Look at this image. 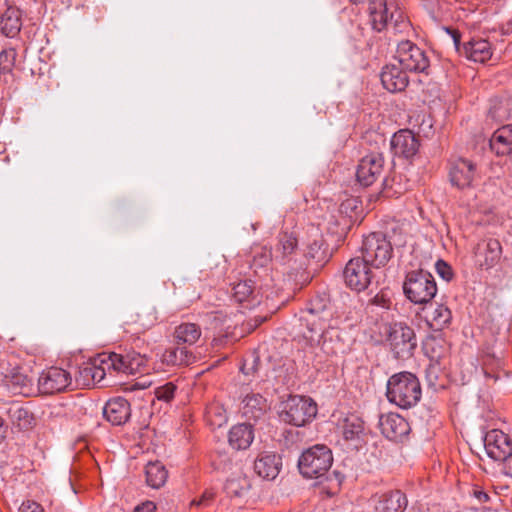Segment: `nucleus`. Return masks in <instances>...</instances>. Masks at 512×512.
Instances as JSON below:
<instances>
[{
    "instance_id": "1",
    "label": "nucleus",
    "mask_w": 512,
    "mask_h": 512,
    "mask_svg": "<svg viewBox=\"0 0 512 512\" xmlns=\"http://www.w3.org/2000/svg\"><path fill=\"white\" fill-rule=\"evenodd\" d=\"M387 399L402 409L415 406L421 399L422 389L417 376L408 371L395 373L387 382Z\"/></svg>"
},
{
    "instance_id": "2",
    "label": "nucleus",
    "mask_w": 512,
    "mask_h": 512,
    "mask_svg": "<svg viewBox=\"0 0 512 512\" xmlns=\"http://www.w3.org/2000/svg\"><path fill=\"white\" fill-rule=\"evenodd\" d=\"M345 284L356 292L369 290L373 293L378 289L382 270H376L361 257H354L348 261L344 272Z\"/></svg>"
},
{
    "instance_id": "3",
    "label": "nucleus",
    "mask_w": 512,
    "mask_h": 512,
    "mask_svg": "<svg viewBox=\"0 0 512 512\" xmlns=\"http://www.w3.org/2000/svg\"><path fill=\"white\" fill-rule=\"evenodd\" d=\"M369 15L372 28L378 32L386 29L393 34H403L410 30V22L400 10L389 14L386 0H369Z\"/></svg>"
},
{
    "instance_id": "4",
    "label": "nucleus",
    "mask_w": 512,
    "mask_h": 512,
    "mask_svg": "<svg viewBox=\"0 0 512 512\" xmlns=\"http://www.w3.org/2000/svg\"><path fill=\"white\" fill-rule=\"evenodd\" d=\"M403 292L410 302L416 305L427 304L435 297L437 285L428 271L412 270L405 276Z\"/></svg>"
},
{
    "instance_id": "5",
    "label": "nucleus",
    "mask_w": 512,
    "mask_h": 512,
    "mask_svg": "<svg viewBox=\"0 0 512 512\" xmlns=\"http://www.w3.org/2000/svg\"><path fill=\"white\" fill-rule=\"evenodd\" d=\"M383 336L390 351L397 359L410 358L417 347L414 330L403 322L385 324Z\"/></svg>"
},
{
    "instance_id": "6",
    "label": "nucleus",
    "mask_w": 512,
    "mask_h": 512,
    "mask_svg": "<svg viewBox=\"0 0 512 512\" xmlns=\"http://www.w3.org/2000/svg\"><path fill=\"white\" fill-rule=\"evenodd\" d=\"M333 463L332 451L323 444L304 450L298 460V468L305 478H318L326 474Z\"/></svg>"
},
{
    "instance_id": "7",
    "label": "nucleus",
    "mask_w": 512,
    "mask_h": 512,
    "mask_svg": "<svg viewBox=\"0 0 512 512\" xmlns=\"http://www.w3.org/2000/svg\"><path fill=\"white\" fill-rule=\"evenodd\" d=\"M360 252L362 259L374 269L381 270L390 261L393 247L385 234L372 232L364 237Z\"/></svg>"
},
{
    "instance_id": "8",
    "label": "nucleus",
    "mask_w": 512,
    "mask_h": 512,
    "mask_svg": "<svg viewBox=\"0 0 512 512\" xmlns=\"http://www.w3.org/2000/svg\"><path fill=\"white\" fill-rule=\"evenodd\" d=\"M317 414V405L309 397L290 396L282 404L280 418L283 422L301 427L309 423Z\"/></svg>"
},
{
    "instance_id": "9",
    "label": "nucleus",
    "mask_w": 512,
    "mask_h": 512,
    "mask_svg": "<svg viewBox=\"0 0 512 512\" xmlns=\"http://www.w3.org/2000/svg\"><path fill=\"white\" fill-rule=\"evenodd\" d=\"M395 60L407 72L428 73L430 60L425 51L409 40L398 43Z\"/></svg>"
},
{
    "instance_id": "10",
    "label": "nucleus",
    "mask_w": 512,
    "mask_h": 512,
    "mask_svg": "<svg viewBox=\"0 0 512 512\" xmlns=\"http://www.w3.org/2000/svg\"><path fill=\"white\" fill-rule=\"evenodd\" d=\"M72 378L68 371L59 367L44 370L38 378V391L42 395H54L66 391Z\"/></svg>"
},
{
    "instance_id": "11",
    "label": "nucleus",
    "mask_w": 512,
    "mask_h": 512,
    "mask_svg": "<svg viewBox=\"0 0 512 512\" xmlns=\"http://www.w3.org/2000/svg\"><path fill=\"white\" fill-rule=\"evenodd\" d=\"M384 156L379 152H371L363 156L356 170L357 181L364 187L372 185L384 171Z\"/></svg>"
},
{
    "instance_id": "12",
    "label": "nucleus",
    "mask_w": 512,
    "mask_h": 512,
    "mask_svg": "<svg viewBox=\"0 0 512 512\" xmlns=\"http://www.w3.org/2000/svg\"><path fill=\"white\" fill-rule=\"evenodd\" d=\"M485 451L491 459L503 462L512 454V438L499 429L488 431L484 438Z\"/></svg>"
},
{
    "instance_id": "13",
    "label": "nucleus",
    "mask_w": 512,
    "mask_h": 512,
    "mask_svg": "<svg viewBox=\"0 0 512 512\" xmlns=\"http://www.w3.org/2000/svg\"><path fill=\"white\" fill-rule=\"evenodd\" d=\"M332 315V305L329 298L325 294L317 295L310 301L303 320L307 323V326L311 325L310 328H325Z\"/></svg>"
},
{
    "instance_id": "14",
    "label": "nucleus",
    "mask_w": 512,
    "mask_h": 512,
    "mask_svg": "<svg viewBox=\"0 0 512 512\" xmlns=\"http://www.w3.org/2000/svg\"><path fill=\"white\" fill-rule=\"evenodd\" d=\"M419 140L409 129H401L396 132L391 141L390 147L394 156L410 159L419 150Z\"/></svg>"
},
{
    "instance_id": "15",
    "label": "nucleus",
    "mask_w": 512,
    "mask_h": 512,
    "mask_svg": "<svg viewBox=\"0 0 512 512\" xmlns=\"http://www.w3.org/2000/svg\"><path fill=\"white\" fill-rule=\"evenodd\" d=\"M502 246L497 239H488L474 248L475 264L485 270L494 267L500 260Z\"/></svg>"
},
{
    "instance_id": "16",
    "label": "nucleus",
    "mask_w": 512,
    "mask_h": 512,
    "mask_svg": "<svg viewBox=\"0 0 512 512\" xmlns=\"http://www.w3.org/2000/svg\"><path fill=\"white\" fill-rule=\"evenodd\" d=\"M408 72L399 64H388L381 72L380 79L383 87L389 92H401L409 84Z\"/></svg>"
},
{
    "instance_id": "17",
    "label": "nucleus",
    "mask_w": 512,
    "mask_h": 512,
    "mask_svg": "<svg viewBox=\"0 0 512 512\" xmlns=\"http://www.w3.org/2000/svg\"><path fill=\"white\" fill-rule=\"evenodd\" d=\"M379 427L382 434L390 440L397 441L410 431L409 423L399 414L388 413L379 418Z\"/></svg>"
},
{
    "instance_id": "18",
    "label": "nucleus",
    "mask_w": 512,
    "mask_h": 512,
    "mask_svg": "<svg viewBox=\"0 0 512 512\" xmlns=\"http://www.w3.org/2000/svg\"><path fill=\"white\" fill-rule=\"evenodd\" d=\"M449 176L453 186L459 189L468 188L475 177V165L470 160L459 158L452 162Z\"/></svg>"
},
{
    "instance_id": "19",
    "label": "nucleus",
    "mask_w": 512,
    "mask_h": 512,
    "mask_svg": "<svg viewBox=\"0 0 512 512\" xmlns=\"http://www.w3.org/2000/svg\"><path fill=\"white\" fill-rule=\"evenodd\" d=\"M281 466V457L272 452H263L254 461V471L256 474L268 480H273L277 477Z\"/></svg>"
},
{
    "instance_id": "20",
    "label": "nucleus",
    "mask_w": 512,
    "mask_h": 512,
    "mask_svg": "<svg viewBox=\"0 0 512 512\" xmlns=\"http://www.w3.org/2000/svg\"><path fill=\"white\" fill-rule=\"evenodd\" d=\"M131 415L129 402L123 397L110 399L103 407V416L112 425H122Z\"/></svg>"
},
{
    "instance_id": "21",
    "label": "nucleus",
    "mask_w": 512,
    "mask_h": 512,
    "mask_svg": "<svg viewBox=\"0 0 512 512\" xmlns=\"http://www.w3.org/2000/svg\"><path fill=\"white\" fill-rule=\"evenodd\" d=\"M268 409L267 400L259 393L247 394L242 401L241 412L247 420L261 419Z\"/></svg>"
},
{
    "instance_id": "22",
    "label": "nucleus",
    "mask_w": 512,
    "mask_h": 512,
    "mask_svg": "<svg viewBox=\"0 0 512 512\" xmlns=\"http://www.w3.org/2000/svg\"><path fill=\"white\" fill-rule=\"evenodd\" d=\"M462 55L471 61L484 63L491 58L492 47L486 39L472 38L463 44Z\"/></svg>"
},
{
    "instance_id": "23",
    "label": "nucleus",
    "mask_w": 512,
    "mask_h": 512,
    "mask_svg": "<svg viewBox=\"0 0 512 512\" xmlns=\"http://www.w3.org/2000/svg\"><path fill=\"white\" fill-rule=\"evenodd\" d=\"M490 149L497 156L511 155L512 153V124L498 128L490 138Z\"/></svg>"
},
{
    "instance_id": "24",
    "label": "nucleus",
    "mask_w": 512,
    "mask_h": 512,
    "mask_svg": "<svg viewBox=\"0 0 512 512\" xmlns=\"http://www.w3.org/2000/svg\"><path fill=\"white\" fill-rule=\"evenodd\" d=\"M254 440V430L251 424L234 425L228 434L229 445L235 450H246Z\"/></svg>"
},
{
    "instance_id": "25",
    "label": "nucleus",
    "mask_w": 512,
    "mask_h": 512,
    "mask_svg": "<svg viewBox=\"0 0 512 512\" xmlns=\"http://www.w3.org/2000/svg\"><path fill=\"white\" fill-rule=\"evenodd\" d=\"M5 412L11 425L19 430H28L34 425L33 413L17 402L9 404Z\"/></svg>"
},
{
    "instance_id": "26",
    "label": "nucleus",
    "mask_w": 512,
    "mask_h": 512,
    "mask_svg": "<svg viewBox=\"0 0 512 512\" xmlns=\"http://www.w3.org/2000/svg\"><path fill=\"white\" fill-rule=\"evenodd\" d=\"M407 503L405 494L395 490L380 495L375 509L377 512H403Z\"/></svg>"
},
{
    "instance_id": "27",
    "label": "nucleus",
    "mask_w": 512,
    "mask_h": 512,
    "mask_svg": "<svg viewBox=\"0 0 512 512\" xmlns=\"http://www.w3.org/2000/svg\"><path fill=\"white\" fill-rule=\"evenodd\" d=\"M21 12L16 7H8L0 17V31L9 38H14L21 30Z\"/></svg>"
},
{
    "instance_id": "28",
    "label": "nucleus",
    "mask_w": 512,
    "mask_h": 512,
    "mask_svg": "<svg viewBox=\"0 0 512 512\" xmlns=\"http://www.w3.org/2000/svg\"><path fill=\"white\" fill-rule=\"evenodd\" d=\"M304 256L308 262H314L318 265L327 261V249L324 247V240L317 231L312 238L305 243Z\"/></svg>"
},
{
    "instance_id": "29",
    "label": "nucleus",
    "mask_w": 512,
    "mask_h": 512,
    "mask_svg": "<svg viewBox=\"0 0 512 512\" xmlns=\"http://www.w3.org/2000/svg\"><path fill=\"white\" fill-rule=\"evenodd\" d=\"M195 357L186 347H170L162 354V362L170 366L189 365L194 361Z\"/></svg>"
},
{
    "instance_id": "30",
    "label": "nucleus",
    "mask_w": 512,
    "mask_h": 512,
    "mask_svg": "<svg viewBox=\"0 0 512 512\" xmlns=\"http://www.w3.org/2000/svg\"><path fill=\"white\" fill-rule=\"evenodd\" d=\"M512 113V99L493 98L490 100L488 109V118L496 123L504 122L509 119Z\"/></svg>"
},
{
    "instance_id": "31",
    "label": "nucleus",
    "mask_w": 512,
    "mask_h": 512,
    "mask_svg": "<svg viewBox=\"0 0 512 512\" xmlns=\"http://www.w3.org/2000/svg\"><path fill=\"white\" fill-rule=\"evenodd\" d=\"M201 328L195 323H181L174 330L177 344H195L201 337Z\"/></svg>"
},
{
    "instance_id": "32",
    "label": "nucleus",
    "mask_w": 512,
    "mask_h": 512,
    "mask_svg": "<svg viewBox=\"0 0 512 512\" xmlns=\"http://www.w3.org/2000/svg\"><path fill=\"white\" fill-rule=\"evenodd\" d=\"M146 483L154 489L162 487L167 480L168 472L165 466L159 462H149L145 467Z\"/></svg>"
},
{
    "instance_id": "33",
    "label": "nucleus",
    "mask_w": 512,
    "mask_h": 512,
    "mask_svg": "<svg viewBox=\"0 0 512 512\" xmlns=\"http://www.w3.org/2000/svg\"><path fill=\"white\" fill-rule=\"evenodd\" d=\"M128 355H122L115 352L99 354V362L106 365L108 371L129 374Z\"/></svg>"
},
{
    "instance_id": "34",
    "label": "nucleus",
    "mask_w": 512,
    "mask_h": 512,
    "mask_svg": "<svg viewBox=\"0 0 512 512\" xmlns=\"http://www.w3.org/2000/svg\"><path fill=\"white\" fill-rule=\"evenodd\" d=\"M451 317L450 309L443 304H438L427 315V321L434 330H441L450 323Z\"/></svg>"
},
{
    "instance_id": "35",
    "label": "nucleus",
    "mask_w": 512,
    "mask_h": 512,
    "mask_svg": "<svg viewBox=\"0 0 512 512\" xmlns=\"http://www.w3.org/2000/svg\"><path fill=\"white\" fill-rule=\"evenodd\" d=\"M250 487V480L247 477L237 476L226 481L225 491L230 497L241 498L247 495Z\"/></svg>"
},
{
    "instance_id": "36",
    "label": "nucleus",
    "mask_w": 512,
    "mask_h": 512,
    "mask_svg": "<svg viewBox=\"0 0 512 512\" xmlns=\"http://www.w3.org/2000/svg\"><path fill=\"white\" fill-rule=\"evenodd\" d=\"M297 248V239L293 234L287 232L281 233L278 238V244L275 248V257H281V260L288 258Z\"/></svg>"
},
{
    "instance_id": "37",
    "label": "nucleus",
    "mask_w": 512,
    "mask_h": 512,
    "mask_svg": "<svg viewBox=\"0 0 512 512\" xmlns=\"http://www.w3.org/2000/svg\"><path fill=\"white\" fill-rule=\"evenodd\" d=\"M108 368L106 365L99 362V356L94 360L93 363L87 364L80 369V376L85 381L92 380L93 382H100L104 379Z\"/></svg>"
},
{
    "instance_id": "38",
    "label": "nucleus",
    "mask_w": 512,
    "mask_h": 512,
    "mask_svg": "<svg viewBox=\"0 0 512 512\" xmlns=\"http://www.w3.org/2000/svg\"><path fill=\"white\" fill-rule=\"evenodd\" d=\"M363 421L357 416L351 415L345 418L342 433L346 440H352L363 432Z\"/></svg>"
},
{
    "instance_id": "39",
    "label": "nucleus",
    "mask_w": 512,
    "mask_h": 512,
    "mask_svg": "<svg viewBox=\"0 0 512 512\" xmlns=\"http://www.w3.org/2000/svg\"><path fill=\"white\" fill-rule=\"evenodd\" d=\"M254 289L251 280L240 281L233 286V297L239 303L247 301L250 297L254 298Z\"/></svg>"
},
{
    "instance_id": "40",
    "label": "nucleus",
    "mask_w": 512,
    "mask_h": 512,
    "mask_svg": "<svg viewBox=\"0 0 512 512\" xmlns=\"http://www.w3.org/2000/svg\"><path fill=\"white\" fill-rule=\"evenodd\" d=\"M309 329L311 332L318 333L319 337H321V350L323 351V353H325L327 356H333L339 352V347H337V343H335V340L333 339L332 336L328 338V334L324 332L323 327Z\"/></svg>"
},
{
    "instance_id": "41",
    "label": "nucleus",
    "mask_w": 512,
    "mask_h": 512,
    "mask_svg": "<svg viewBox=\"0 0 512 512\" xmlns=\"http://www.w3.org/2000/svg\"><path fill=\"white\" fill-rule=\"evenodd\" d=\"M128 355V372L129 374H135L140 372L142 367L146 365L147 359L144 355L138 352L132 351L127 353Z\"/></svg>"
},
{
    "instance_id": "42",
    "label": "nucleus",
    "mask_w": 512,
    "mask_h": 512,
    "mask_svg": "<svg viewBox=\"0 0 512 512\" xmlns=\"http://www.w3.org/2000/svg\"><path fill=\"white\" fill-rule=\"evenodd\" d=\"M176 388V385L172 382H167L164 385L155 388V397L158 400L169 402L174 398Z\"/></svg>"
},
{
    "instance_id": "43",
    "label": "nucleus",
    "mask_w": 512,
    "mask_h": 512,
    "mask_svg": "<svg viewBox=\"0 0 512 512\" xmlns=\"http://www.w3.org/2000/svg\"><path fill=\"white\" fill-rule=\"evenodd\" d=\"M4 382L8 387H20L26 385V376L19 372L18 369H12L10 373L4 374Z\"/></svg>"
},
{
    "instance_id": "44",
    "label": "nucleus",
    "mask_w": 512,
    "mask_h": 512,
    "mask_svg": "<svg viewBox=\"0 0 512 512\" xmlns=\"http://www.w3.org/2000/svg\"><path fill=\"white\" fill-rule=\"evenodd\" d=\"M16 59L15 49H6L0 53V69L3 72L11 71Z\"/></svg>"
},
{
    "instance_id": "45",
    "label": "nucleus",
    "mask_w": 512,
    "mask_h": 512,
    "mask_svg": "<svg viewBox=\"0 0 512 512\" xmlns=\"http://www.w3.org/2000/svg\"><path fill=\"white\" fill-rule=\"evenodd\" d=\"M271 257L272 253L270 250L261 248V250L253 256L251 266L255 269L265 268L269 265Z\"/></svg>"
},
{
    "instance_id": "46",
    "label": "nucleus",
    "mask_w": 512,
    "mask_h": 512,
    "mask_svg": "<svg viewBox=\"0 0 512 512\" xmlns=\"http://www.w3.org/2000/svg\"><path fill=\"white\" fill-rule=\"evenodd\" d=\"M437 274L445 281H450L453 278V271L449 264L443 260H438L435 264Z\"/></svg>"
},
{
    "instance_id": "47",
    "label": "nucleus",
    "mask_w": 512,
    "mask_h": 512,
    "mask_svg": "<svg viewBox=\"0 0 512 512\" xmlns=\"http://www.w3.org/2000/svg\"><path fill=\"white\" fill-rule=\"evenodd\" d=\"M214 497L215 493L213 490H205L198 500L195 499L191 502V505H195L197 507L208 506Z\"/></svg>"
},
{
    "instance_id": "48",
    "label": "nucleus",
    "mask_w": 512,
    "mask_h": 512,
    "mask_svg": "<svg viewBox=\"0 0 512 512\" xmlns=\"http://www.w3.org/2000/svg\"><path fill=\"white\" fill-rule=\"evenodd\" d=\"M446 32L450 34L455 50L462 55L463 54V46H461V35L458 30L452 28H445Z\"/></svg>"
},
{
    "instance_id": "49",
    "label": "nucleus",
    "mask_w": 512,
    "mask_h": 512,
    "mask_svg": "<svg viewBox=\"0 0 512 512\" xmlns=\"http://www.w3.org/2000/svg\"><path fill=\"white\" fill-rule=\"evenodd\" d=\"M19 512H44L40 504L34 501L23 502L19 508Z\"/></svg>"
},
{
    "instance_id": "50",
    "label": "nucleus",
    "mask_w": 512,
    "mask_h": 512,
    "mask_svg": "<svg viewBox=\"0 0 512 512\" xmlns=\"http://www.w3.org/2000/svg\"><path fill=\"white\" fill-rule=\"evenodd\" d=\"M472 495L479 503H487L490 501L489 494L479 486L473 488Z\"/></svg>"
},
{
    "instance_id": "51",
    "label": "nucleus",
    "mask_w": 512,
    "mask_h": 512,
    "mask_svg": "<svg viewBox=\"0 0 512 512\" xmlns=\"http://www.w3.org/2000/svg\"><path fill=\"white\" fill-rule=\"evenodd\" d=\"M133 512H156V505L152 501H146L138 505Z\"/></svg>"
},
{
    "instance_id": "52",
    "label": "nucleus",
    "mask_w": 512,
    "mask_h": 512,
    "mask_svg": "<svg viewBox=\"0 0 512 512\" xmlns=\"http://www.w3.org/2000/svg\"><path fill=\"white\" fill-rule=\"evenodd\" d=\"M369 302L372 305L388 307V299L383 294L377 293L374 297H372Z\"/></svg>"
},
{
    "instance_id": "53",
    "label": "nucleus",
    "mask_w": 512,
    "mask_h": 512,
    "mask_svg": "<svg viewBox=\"0 0 512 512\" xmlns=\"http://www.w3.org/2000/svg\"><path fill=\"white\" fill-rule=\"evenodd\" d=\"M394 179L385 178L383 181V186L385 190H392L393 193H400V189L394 187Z\"/></svg>"
},
{
    "instance_id": "54",
    "label": "nucleus",
    "mask_w": 512,
    "mask_h": 512,
    "mask_svg": "<svg viewBox=\"0 0 512 512\" xmlns=\"http://www.w3.org/2000/svg\"><path fill=\"white\" fill-rule=\"evenodd\" d=\"M8 426L5 424L4 419L0 416V443L6 438Z\"/></svg>"
},
{
    "instance_id": "55",
    "label": "nucleus",
    "mask_w": 512,
    "mask_h": 512,
    "mask_svg": "<svg viewBox=\"0 0 512 512\" xmlns=\"http://www.w3.org/2000/svg\"><path fill=\"white\" fill-rule=\"evenodd\" d=\"M504 34H512V19L503 27Z\"/></svg>"
},
{
    "instance_id": "56",
    "label": "nucleus",
    "mask_w": 512,
    "mask_h": 512,
    "mask_svg": "<svg viewBox=\"0 0 512 512\" xmlns=\"http://www.w3.org/2000/svg\"><path fill=\"white\" fill-rule=\"evenodd\" d=\"M241 371L246 375L250 374V369H247L246 363H244L243 366L241 367Z\"/></svg>"
},
{
    "instance_id": "57",
    "label": "nucleus",
    "mask_w": 512,
    "mask_h": 512,
    "mask_svg": "<svg viewBox=\"0 0 512 512\" xmlns=\"http://www.w3.org/2000/svg\"><path fill=\"white\" fill-rule=\"evenodd\" d=\"M350 2L354 4L362 3L364 0H349Z\"/></svg>"
},
{
    "instance_id": "58",
    "label": "nucleus",
    "mask_w": 512,
    "mask_h": 512,
    "mask_svg": "<svg viewBox=\"0 0 512 512\" xmlns=\"http://www.w3.org/2000/svg\"><path fill=\"white\" fill-rule=\"evenodd\" d=\"M485 375H486L487 377L493 378L494 380H496V379H497V377H494L493 375L489 374L488 372H485Z\"/></svg>"
},
{
    "instance_id": "59",
    "label": "nucleus",
    "mask_w": 512,
    "mask_h": 512,
    "mask_svg": "<svg viewBox=\"0 0 512 512\" xmlns=\"http://www.w3.org/2000/svg\"><path fill=\"white\" fill-rule=\"evenodd\" d=\"M263 321H264V318H261L259 321H257V323H256V325H255V326H257V325L261 324Z\"/></svg>"
}]
</instances>
